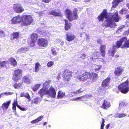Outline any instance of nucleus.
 Here are the masks:
<instances>
[{"instance_id":"nucleus-1","label":"nucleus","mask_w":129,"mask_h":129,"mask_svg":"<svg viewBox=\"0 0 129 129\" xmlns=\"http://www.w3.org/2000/svg\"><path fill=\"white\" fill-rule=\"evenodd\" d=\"M78 72L79 75L76 77V78L80 81L84 82L89 80L90 82H92L95 81L97 80L98 75L96 73L87 72L83 73L79 71Z\"/></svg>"},{"instance_id":"nucleus-2","label":"nucleus","mask_w":129,"mask_h":129,"mask_svg":"<svg viewBox=\"0 0 129 129\" xmlns=\"http://www.w3.org/2000/svg\"><path fill=\"white\" fill-rule=\"evenodd\" d=\"M98 18L99 21H103L104 18L105 19L106 25L107 26L110 27L112 26L113 15L111 14L108 13L106 10L104 9Z\"/></svg>"},{"instance_id":"nucleus-3","label":"nucleus","mask_w":129,"mask_h":129,"mask_svg":"<svg viewBox=\"0 0 129 129\" xmlns=\"http://www.w3.org/2000/svg\"><path fill=\"white\" fill-rule=\"evenodd\" d=\"M77 11V9L76 8H74L73 11V14L70 10L68 9L66 10L65 11L66 14L69 21H72L74 19L76 20L78 16L76 13Z\"/></svg>"},{"instance_id":"nucleus-4","label":"nucleus","mask_w":129,"mask_h":129,"mask_svg":"<svg viewBox=\"0 0 129 129\" xmlns=\"http://www.w3.org/2000/svg\"><path fill=\"white\" fill-rule=\"evenodd\" d=\"M118 90L123 94H126L129 91V83L128 79L121 83L118 86Z\"/></svg>"},{"instance_id":"nucleus-5","label":"nucleus","mask_w":129,"mask_h":129,"mask_svg":"<svg viewBox=\"0 0 129 129\" xmlns=\"http://www.w3.org/2000/svg\"><path fill=\"white\" fill-rule=\"evenodd\" d=\"M33 21L32 17L30 15H24L22 16V24L24 26L30 25Z\"/></svg>"},{"instance_id":"nucleus-6","label":"nucleus","mask_w":129,"mask_h":129,"mask_svg":"<svg viewBox=\"0 0 129 129\" xmlns=\"http://www.w3.org/2000/svg\"><path fill=\"white\" fill-rule=\"evenodd\" d=\"M22 71L19 69H16L14 71V74L13 77L14 80L17 81L21 78L22 76Z\"/></svg>"},{"instance_id":"nucleus-7","label":"nucleus","mask_w":129,"mask_h":129,"mask_svg":"<svg viewBox=\"0 0 129 129\" xmlns=\"http://www.w3.org/2000/svg\"><path fill=\"white\" fill-rule=\"evenodd\" d=\"M72 73L69 71L66 70L64 71L63 74L64 80L66 82L69 81L72 77Z\"/></svg>"},{"instance_id":"nucleus-8","label":"nucleus","mask_w":129,"mask_h":129,"mask_svg":"<svg viewBox=\"0 0 129 129\" xmlns=\"http://www.w3.org/2000/svg\"><path fill=\"white\" fill-rule=\"evenodd\" d=\"M13 7L15 12L18 13H21L24 10V9L21 7V5L19 3L14 4Z\"/></svg>"},{"instance_id":"nucleus-9","label":"nucleus","mask_w":129,"mask_h":129,"mask_svg":"<svg viewBox=\"0 0 129 129\" xmlns=\"http://www.w3.org/2000/svg\"><path fill=\"white\" fill-rule=\"evenodd\" d=\"M56 92L53 88L50 87L49 89L47 91V95L49 97L54 98L55 97Z\"/></svg>"},{"instance_id":"nucleus-10","label":"nucleus","mask_w":129,"mask_h":129,"mask_svg":"<svg viewBox=\"0 0 129 129\" xmlns=\"http://www.w3.org/2000/svg\"><path fill=\"white\" fill-rule=\"evenodd\" d=\"M48 14L55 16H60L61 15V12L58 9L50 10L48 11Z\"/></svg>"},{"instance_id":"nucleus-11","label":"nucleus","mask_w":129,"mask_h":129,"mask_svg":"<svg viewBox=\"0 0 129 129\" xmlns=\"http://www.w3.org/2000/svg\"><path fill=\"white\" fill-rule=\"evenodd\" d=\"M11 21L12 23L13 24H15L21 21L22 22V17H21L19 15H18L12 19L11 20Z\"/></svg>"},{"instance_id":"nucleus-12","label":"nucleus","mask_w":129,"mask_h":129,"mask_svg":"<svg viewBox=\"0 0 129 129\" xmlns=\"http://www.w3.org/2000/svg\"><path fill=\"white\" fill-rule=\"evenodd\" d=\"M11 21L12 23L13 24H15L21 21L22 22V17H21L19 15H18L12 19L11 20Z\"/></svg>"},{"instance_id":"nucleus-13","label":"nucleus","mask_w":129,"mask_h":129,"mask_svg":"<svg viewBox=\"0 0 129 129\" xmlns=\"http://www.w3.org/2000/svg\"><path fill=\"white\" fill-rule=\"evenodd\" d=\"M38 43L39 45L44 47H46L48 44L47 40L43 38L40 39L38 41Z\"/></svg>"},{"instance_id":"nucleus-14","label":"nucleus","mask_w":129,"mask_h":129,"mask_svg":"<svg viewBox=\"0 0 129 129\" xmlns=\"http://www.w3.org/2000/svg\"><path fill=\"white\" fill-rule=\"evenodd\" d=\"M38 35L35 33L33 34L31 36V40L30 42V46H33L35 45V43L36 41Z\"/></svg>"},{"instance_id":"nucleus-15","label":"nucleus","mask_w":129,"mask_h":129,"mask_svg":"<svg viewBox=\"0 0 129 129\" xmlns=\"http://www.w3.org/2000/svg\"><path fill=\"white\" fill-rule=\"evenodd\" d=\"M110 78H107L106 79L104 80L102 83V86L104 88H106L109 86L110 81Z\"/></svg>"},{"instance_id":"nucleus-16","label":"nucleus","mask_w":129,"mask_h":129,"mask_svg":"<svg viewBox=\"0 0 129 129\" xmlns=\"http://www.w3.org/2000/svg\"><path fill=\"white\" fill-rule=\"evenodd\" d=\"M123 71V70L122 68L119 67H117L115 69L114 74L116 76H120L122 74Z\"/></svg>"},{"instance_id":"nucleus-17","label":"nucleus","mask_w":129,"mask_h":129,"mask_svg":"<svg viewBox=\"0 0 129 129\" xmlns=\"http://www.w3.org/2000/svg\"><path fill=\"white\" fill-rule=\"evenodd\" d=\"M92 55L90 56V60L94 61L95 59L98 57L100 55V53L99 52H94L92 53Z\"/></svg>"},{"instance_id":"nucleus-18","label":"nucleus","mask_w":129,"mask_h":129,"mask_svg":"<svg viewBox=\"0 0 129 129\" xmlns=\"http://www.w3.org/2000/svg\"><path fill=\"white\" fill-rule=\"evenodd\" d=\"M97 90L100 95H103L105 92V89L102 87H98L97 88Z\"/></svg>"},{"instance_id":"nucleus-19","label":"nucleus","mask_w":129,"mask_h":129,"mask_svg":"<svg viewBox=\"0 0 129 129\" xmlns=\"http://www.w3.org/2000/svg\"><path fill=\"white\" fill-rule=\"evenodd\" d=\"M67 40L69 41H72L75 38V36L72 34L67 33L66 34Z\"/></svg>"},{"instance_id":"nucleus-20","label":"nucleus","mask_w":129,"mask_h":129,"mask_svg":"<svg viewBox=\"0 0 129 129\" xmlns=\"http://www.w3.org/2000/svg\"><path fill=\"white\" fill-rule=\"evenodd\" d=\"M110 106V105L109 102L105 100L103 105L101 106V107L104 109H107V108L109 107Z\"/></svg>"},{"instance_id":"nucleus-21","label":"nucleus","mask_w":129,"mask_h":129,"mask_svg":"<svg viewBox=\"0 0 129 129\" xmlns=\"http://www.w3.org/2000/svg\"><path fill=\"white\" fill-rule=\"evenodd\" d=\"M106 48V46L105 45H102L100 47V51L102 54V56L103 57H104L105 55V49Z\"/></svg>"},{"instance_id":"nucleus-22","label":"nucleus","mask_w":129,"mask_h":129,"mask_svg":"<svg viewBox=\"0 0 129 129\" xmlns=\"http://www.w3.org/2000/svg\"><path fill=\"white\" fill-rule=\"evenodd\" d=\"M47 89L43 88H42L40 89L38 93L40 95L41 98H42V96L44 94H47Z\"/></svg>"},{"instance_id":"nucleus-23","label":"nucleus","mask_w":129,"mask_h":129,"mask_svg":"<svg viewBox=\"0 0 129 129\" xmlns=\"http://www.w3.org/2000/svg\"><path fill=\"white\" fill-rule=\"evenodd\" d=\"M29 49V48L27 47H23L18 50V52H19L20 53H24L28 51Z\"/></svg>"},{"instance_id":"nucleus-24","label":"nucleus","mask_w":129,"mask_h":129,"mask_svg":"<svg viewBox=\"0 0 129 129\" xmlns=\"http://www.w3.org/2000/svg\"><path fill=\"white\" fill-rule=\"evenodd\" d=\"M9 65V62L8 61H3L0 63V69L4 67H7Z\"/></svg>"},{"instance_id":"nucleus-25","label":"nucleus","mask_w":129,"mask_h":129,"mask_svg":"<svg viewBox=\"0 0 129 129\" xmlns=\"http://www.w3.org/2000/svg\"><path fill=\"white\" fill-rule=\"evenodd\" d=\"M64 21L65 22V29L66 30H68L70 28L71 24L66 19Z\"/></svg>"},{"instance_id":"nucleus-26","label":"nucleus","mask_w":129,"mask_h":129,"mask_svg":"<svg viewBox=\"0 0 129 129\" xmlns=\"http://www.w3.org/2000/svg\"><path fill=\"white\" fill-rule=\"evenodd\" d=\"M9 61L10 62V64L14 66L17 65V62L16 60L13 58H11L9 59Z\"/></svg>"},{"instance_id":"nucleus-27","label":"nucleus","mask_w":129,"mask_h":129,"mask_svg":"<svg viewBox=\"0 0 129 129\" xmlns=\"http://www.w3.org/2000/svg\"><path fill=\"white\" fill-rule=\"evenodd\" d=\"M23 82L26 84H29L30 83V80L28 77L24 76L22 79Z\"/></svg>"},{"instance_id":"nucleus-28","label":"nucleus","mask_w":129,"mask_h":129,"mask_svg":"<svg viewBox=\"0 0 129 129\" xmlns=\"http://www.w3.org/2000/svg\"><path fill=\"white\" fill-rule=\"evenodd\" d=\"M10 103L11 101H9L7 103H4L2 106V108L4 110L7 109L8 108Z\"/></svg>"},{"instance_id":"nucleus-29","label":"nucleus","mask_w":129,"mask_h":129,"mask_svg":"<svg viewBox=\"0 0 129 129\" xmlns=\"http://www.w3.org/2000/svg\"><path fill=\"white\" fill-rule=\"evenodd\" d=\"M19 36V33H14L13 34V36L11 38V39L12 41H14V40H16L17 39Z\"/></svg>"},{"instance_id":"nucleus-30","label":"nucleus","mask_w":129,"mask_h":129,"mask_svg":"<svg viewBox=\"0 0 129 129\" xmlns=\"http://www.w3.org/2000/svg\"><path fill=\"white\" fill-rule=\"evenodd\" d=\"M119 20V16L118 12L115 13L113 14V21L117 22Z\"/></svg>"},{"instance_id":"nucleus-31","label":"nucleus","mask_w":129,"mask_h":129,"mask_svg":"<svg viewBox=\"0 0 129 129\" xmlns=\"http://www.w3.org/2000/svg\"><path fill=\"white\" fill-rule=\"evenodd\" d=\"M13 105L16 106L19 109L22 111H25L27 110L26 108L19 106L18 105L17 102L15 101H14V103L13 104Z\"/></svg>"},{"instance_id":"nucleus-32","label":"nucleus","mask_w":129,"mask_h":129,"mask_svg":"<svg viewBox=\"0 0 129 129\" xmlns=\"http://www.w3.org/2000/svg\"><path fill=\"white\" fill-rule=\"evenodd\" d=\"M127 114L124 113H118L116 114L114 116L115 117L120 118L125 117L127 116Z\"/></svg>"},{"instance_id":"nucleus-33","label":"nucleus","mask_w":129,"mask_h":129,"mask_svg":"<svg viewBox=\"0 0 129 129\" xmlns=\"http://www.w3.org/2000/svg\"><path fill=\"white\" fill-rule=\"evenodd\" d=\"M65 96V93L61 91H59L58 92V95L57 98H62Z\"/></svg>"},{"instance_id":"nucleus-34","label":"nucleus","mask_w":129,"mask_h":129,"mask_svg":"<svg viewBox=\"0 0 129 129\" xmlns=\"http://www.w3.org/2000/svg\"><path fill=\"white\" fill-rule=\"evenodd\" d=\"M123 0H113V7L115 8L117 6L119 3L123 2Z\"/></svg>"},{"instance_id":"nucleus-35","label":"nucleus","mask_w":129,"mask_h":129,"mask_svg":"<svg viewBox=\"0 0 129 129\" xmlns=\"http://www.w3.org/2000/svg\"><path fill=\"white\" fill-rule=\"evenodd\" d=\"M22 82L21 83H16L14 84V87L16 89H18L19 88H22L23 87L22 86Z\"/></svg>"},{"instance_id":"nucleus-36","label":"nucleus","mask_w":129,"mask_h":129,"mask_svg":"<svg viewBox=\"0 0 129 129\" xmlns=\"http://www.w3.org/2000/svg\"><path fill=\"white\" fill-rule=\"evenodd\" d=\"M128 47H129V40H128L124 42L123 46H122V48H127Z\"/></svg>"},{"instance_id":"nucleus-37","label":"nucleus","mask_w":129,"mask_h":129,"mask_svg":"<svg viewBox=\"0 0 129 129\" xmlns=\"http://www.w3.org/2000/svg\"><path fill=\"white\" fill-rule=\"evenodd\" d=\"M40 84H36L32 87V88L34 91L37 90L40 86Z\"/></svg>"},{"instance_id":"nucleus-38","label":"nucleus","mask_w":129,"mask_h":129,"mask_svg":"<svg viewBox=\"0 0 129 129\" xmlns=\"http://www.w3.org/2000/svg\"><path fill=\"white\" fill-rule=\"evenodd\" d=\"M41 67V65L39 62L35 64V72H37L39 70V68Z\"/></svg>"},{"instance_id":"nucleus-39","label":"nucleus","mask_w":129,"mask_h":129,"mask_svg":"<svg viewBox=\"0 0 129 129\" xmlns=\"http://www.w3.org/2000/svg\"><path fill=\"white\" fill-rule=\"evenodd\" d=\"M49 84L50 83L49 81H46L43 84V88L47 90Z\"/></svg>"},{"instance_id":"nucleus-40","label":"nucleus","mask_w":129,"mask_h":129,"mask_svg":"<svg viewBox=\"0 0 129 129\" xmlns=\"http://www.w3.org/2000/svg\"><path fill=\"white\" fill-rule=\"evenodd\" d=\"M41 101L40 99L39 98H35L33 100V102L36 104H37L40 102Z\"/></svg>"},{"instance_id":"nucleus-41","label":"nucleus","mask_w":129,"mask_h":129,"mask_svg":"<svg viewBox=\"0 0 129 129\" xmlns=\"http://www.w3.org/2000/svg\"><path fill=\"white\" fill-rule=\"evenodd\" d=\"M56 42L58 44H60L61 46L63 45V42L60 39H57L56 40Z\"/></svg>"},{"instance_id":"nucleus-42","label":"nucleus","mask_w":129,"mask_h":129,"mask_svg":"<svg viewBox=\"0 0 129 129\" xmlns=\"http://www.w3.org/2000/svg\"><path fill=\"white\" fill-rule=\"evenodd\" d=\"M83 91V90L82 88H80L79 90H77L76 91L73 92V93L74 94H77L81 93Z\"/></svg>"},{"instance_id":"nucleus-43","label":"nucleus","mask_w":129,"mask_h":129,"mask_svg":"<svg viewBox=\"0 0 129 129\" xmlns=\"http://www.w3.org/2000/svg\"><path fill=\"white\" fill-rule=\"evenodd\" d=\"M12 93L10 92H5L1 93L0 94V98L2 96H4V94H5L6 95H12Z\"/></svg>"},{"instance_id":"nucleus-44","label":"nucleus","mask_w":129,"mask_h":129,"mask_svg":"<svg viewBox=\"0 0 129 129\" xmlns=\"http://www.w3.org/2000/svg\"><path fill=\"white\" fill-rule=\"evenodd\" d=\"M51 51L52 54L54 55H56L57 54V52L56 51V50L53 47L51 48Z\"/></svg>"},{"instance_id":"nucleus-45","label":"nucleus","mask_w":129,"mask_h":129,"mask_svg":"<svg viewBox=\"0 0 129 129\" xmlns=\"http://www.w3.org/2000/svg\"><path fill=\"white\" fill-rule=\"evenodd\" d=\"M127 39V37H124L120 39V40L122 43L124 42H125Z\"/></svg>"},{"instance_id":"nucleus-46","label":"nucleus","mask_w":129,"mask_h":129,"mask_svg":"<svg viewBox=\"0 0 129 129\" xmlns=\"http://www.w3.org/2000/svg\"><path fill=\"white\" fill-rule=\"evenodd\" d=\"M122 43L120 41H118L116 42V45L118 48L120 47L122 45Z\"/></svg>"},{"instance_id":"nucleus-47","label":"nucleus","mask_w":129,"mask_h":129,"mask_svg":"<svg viewBox=\"0 0 129 129\" xmlns=\"http://www.w3.org/2000/svg\"><path fill=\"white\" fill-rule=\"evenodd\" d=\"M127 104L124 101H121L119 103V104L121 106H125Z\"/></svg>"},{"instance_id":"nucleus-48","label":"nucleus","mask_w":129,"mask_h":129,"mask_svg":"<svg viewBox=\"0 0 129 129\" xmlns=\"http://www.w3.org/2000/svg\"><path fill=\"white\" fill-rule=\"evenodd\" d=\"M54 63L52 61H50L48 62L47 64V66L48 67H51L53 65Z\"/></svg>"},{"instance_id":"nucleus-49","label":"nucleus","mask_w":129,"mask_h":129,"mask_svg":"<svg viewBox=\"0 0 129 129\" xmlns=\"http://www.w3.org/2000/svg\"><path fill=\"white\" fill-rule=\"evenodd\" d=\"M85 55L84 54H83L81 55V56L80 57V61H82L85 58Z\"/></svg>"},{"instance_id":"nucleus-50","label":"nucleus","mask_w":129,"mask_h":129,"mask_svg":"<svg viewBox=\"0 0 129 129\" xmlns=\"http://www.w3.org/2000/svg\"><path fill=\"white\" fill-rule=\"evenodd\" d=\"M24 97L29 100V101L31 100L30 96L28 93H25Z\"/></svg>"},{"instance_id":"nucleus-51","label":"nucleus","mask_w":129,"mask_h":129,"mask_svg":"<svg viewBox=\"0 0 129 129\" xmlns=\"http://www.w3.org/2000/svg\"><path fill=\"white\" fill-rule=\"evenodd\" d=\"M5 34L4 31L1 30H0V37H4Z\"/></svg>"},{"instance_id":"nucleus-52","label":"nucleus","mask_w":129,"mask_h":129,"mask_svg":"<svg viewBox=\"0 0 129 129\" xmlns=\"http://www.w3.org/2000/svg\"><path fill=\"white\" fill-rule=\"evenodd\" d=\"M86 96L84 95L83 96H82L81 97H78L77 98H76L75 100H80L82 99L83 98H85L86 97Z\"/></svg>"},{"instance_id":"nucleus-53","label":"nucleus","mask_w":129,"mask_h":129,"mask_svg":"<svg viewBox=\"0 0 129 129\" xmlns=\"http://www.w3.org/2000/svg\"><path fill=\"white\" fill-rule=\"evenodd\" d=\"M43 116H41L39 117L36 119L38 122L39 121L43 119Z\"/></svg>"},{"instance_id":"nucleus-54","label":"nucleus","mask_w":129,"mask_h":129,"mask_svg":"<svg viewBox=\"0 0 129 129\" xmlns=\"http://www.w3.org/2000/svg\"><path fill=\"white\" fill-rule=\"evenodd\" d=\"M87 34L86 33L83 32L81 33L80 34V37H85L86 36Z\"/></svg>"},{"instance_id":"nucleus-55","label":"nucleus","mask_w":129,"mask_h":129,"mask_svg":"<svg viewBox=\"0 0 129 129\" xmlns=\"http://www.w3.org/2000/svg\"><path fill=\"white\" fill-rule=\"evenodd\" d=\"M126 11V9L125 8H123L122 9H121L119 12V13L120 14H123V12L124 11Z\"/></svg>"},{"instance_id":"nucleus-56","label":"nucleus","mask_w":129,"mask_h":129,"mask_svg":"<svg viewBox=\"0 0 129 129\" xmlns=\"http://www.w3.org/2000/svg\"><path fill=\"white\" fill-rule=\"evenodd\" d=\"M101 68V66H96L95 70L96 71L99 70Z\"/></svg>"},{"instance_id":"nucleus-57","label":"nucleus","mask_w":129,"mask_h":129,"mask_svg":"<svg viewBox=\"0 0 129 129\" xmlns=\"http://www.w3.org/2000/svg\"><path fill=\"white\" fill-rule=\"evenodd\" d=\"M25 93L23 92H21L20 94V96L21 97H25Z\"/></svg>"},{"instance_id":"nucleus-58","label":"nucleus","mask_w":129,"mask_h":129,"mask_svg":"<svg viewBox=\"0 0 129 129\" xmlns=\"http://www.w3.org/2000/svg\"><path fill=\"white\" fill-rule=\"evenodd\" d=\"M89 34L86 35V38L87 41H89L90 40V39L89 38Z\"/></svg>"},{"instance_id":"nucleus-59","label":"nucleus","mask_w":129,"mask_h":129,"mask_svg":"<svg viewBox=\"0 0 129 129\" xmlns=\"http://www.w3.org/2000/svg\"><path fill=\"white\" fill-rule=\"evenodd\" d=\"M102 41L100 39H98L97 40V42L98 43L100 44L102 42Z\"/></svg>"},{"instance_id":"nucleus-60","label":"nucleus","mask_w":129,"mask_h":129,"mask_svg":"<svg viewBox=\"0 0 129 129\" xmlns=\"http://www.w3.org/2000/svg\"><path fill=\"white\" fill-rule=\"evenodd\" d=\"M38 122L36 119L32 120L31 121V123H35Z\"/></svg>"},{"instance_id":"nucleus-61","label":"nucleus","mask_w":129,"mask_h":129,"mask_svg":"<svg viewBox=\"0 0 129 129\" xmlns=\"http://www.w3.org/2000/svg\"><path fill=\"white\" fill-rule=\"evenodd\" d=\"M43 2H45L46 3H49L51 0H42Z\"/></svg>"},{"instance_id":"nucleus-62","label":"nucleus","mask_w":129,"mask_h":129,"mask_svg":"<svg viewBox=\"0 0 129 129\" xmlns=\"http://www.w3.org/2000/svg\"><path fill=\"white\" fill-rule=\"evenodd\" d=\"M105 124H101V129H103V127L104 126Z\"/></svg>"},{"instance_id":"nucleus-63","label":"nucleus","mask_w":129,"mask_h":129,"mask_svg":"<svg viewBox=\"0 0 129 129\" xmlns=\"http://www.w3.org/2000/svg\"><path fill=\"white\" fill-rule=\"evenodd\" d=\"M39 33L41 35H44V34H45V33L44 32L43 33V32H42V31H39Z\"/></svg>"},{"instance_id":"nucleus-64","label":"nucleus","mask_w":129,"mask_h":129,"mask_svg":"<svg viewBox=\"0 0 129 129\" xmlns=\"http://www.w3.org/2000/svg\"><path fill=\"white\" fill-rule=\"evenodd\" d=\"M126 18L127 19H129V14L125 16Z\"/></svg>"}]
</instances>
